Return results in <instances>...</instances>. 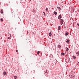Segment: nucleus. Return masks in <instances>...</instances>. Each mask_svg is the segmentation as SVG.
Masks as SVG:
<instances>
[{
  "mask_svg": "<svg viewBox=\"0 0 79 79\" xmlns=\"http://www.w3.org/2000/svg\"><path fill=\"white\" fill-rule=\"evenodd\" d=\"M60 24L61 25H62L63 23V22H64V21H63V20L62 19H60Z\"/></svg>",
  "mask_w": 79,
  "mask_h": 79,
  "instance_id": "nucleus-1",
  "label": "nucleus"
},
{
  "mask_svg": "<svg viewBox=\"0 0 79 79\" xmlns=\"http://www.w3.org/2000/svg\"><path fill=\"white\" fill-rule=\"evenodd\" d=\"M48 70H46L45 71H44L45 74V75H47V74H48Z\"/></svg>",
  "mask_w": 79,
  "mask_h": 79,
  "instance_id": "nucleus-2",
  "label": "nucleus"
},
{
  "mask_svg": "<svg viewBox=\"0 0 79 79\" xmlns=\"http://www.w3.org/2000/svg\"><path fill=\"white\" fill-rule=\"evenodd\" d=\"M58 30H59V31H60V30H61V26H60L58 27Z\"/></svg>",
  "mask_w": 79,
  "mask_h": 79,
  "instance_id": "nucleus-3",
  "label": "nucleus"
},
{
  "mask_svg": "<svg viewBox=\"0 0 79 79\" xmlns=\"http://www.w3.org/2000/svg\"><path fill=\"white\" fill-rule=\"evenodd\" d=\"M66 42H67V44H68V43H69V40L67 39L66 40Z\"/></svg>",
  "mask_w": 79,
  "mask_h": 79,
  "instance_id": "nucleus-4",
  "label": "nucleus"
},
{
  "mask_svg": "<svg viewBox=\"0 0 79 79\" xmlns=\"http://www.w3.org/2000/svg\"><path fill=\"white\" fill-rule=\"evenodd\" d=\"M58 19H61V15H59L58 17Z\"/></svg>",
  "mask_w": 79,
  "mask_h": 79,
  "instance_id": "nucleus-5",
  "label": "nucleus"
},
{
  "mask_svg": "<svg viewBox=\"0 0 79 79\" xmlns=\"http://www.w3.org/2000/svg\"><path fill=\"white\" fill-rule=\"evenodd\" d=\"M1 12L2 14H3V9H2L1 10Z\"/></svg>",
  "mask_w": 79,
  "mask_h": 79,
  "instance_id": "nucleus-6",
  "label": "nucleus"
},
{
  "mask_svg": "<svg viewBox=\"0 0 79 79\" xmlns=\"http://www.w3.org/2000/svg\"><path fill=\"white\" fill-rule=\"evenodd\" d=\"M69 34V33H68V32H66L65 33V35H67V36Z\"/></svg>",
  "mask_w": 79,
  "mask_h": 79,
  "instance_id": "nucleus-7",
  "label": "nucleus"
},
{
  "mask_svg": "<svg viewBox=\"0 0 79 79\" xmlns=\"http://www.w3.org/2000/svg\"><path fill=\"white\" fill-rule=\"evenodd\" d=\"M54 14L55 15H57V12L56 11L54 12Z\"/></svg>",
  "mask_w": 79,
  "mask_h": 79,
  "instance_id": "nucleus-8",
  "label": "nucleus"
},
{
  "mask_svg": "<svg viewBox=\"0 0 79 79\" xmlns=\"http://www.w3.org/2000/svg\"><path fill=\"white\" fill-rule=\"evenodd\" d=\"M73 58L74 60H76V57L74 56H73Z\"/></svg>",
  "mask_w": 79,
  "mask_h": 79,
  "instance_id": "nucleus-9",
  "label": "nucleus"
},
{
  "mask_svg": "<svg viewBox=\"0 0 79 79\" xmlns=\"http://www.w3.org/2000/svg\"><path fill=\"white\" fill-rule=\"evenodd\" d=\"M61 45H60V44H59L58 45V48H61Z\"/></svg>",
  "mask_w": 79,
  "mask_h": 79,
  "instance_id": "nucleus-10",
  "label": "nucleus"
},
{
  "mask_svg": "<svg viewBox=\"0 0 79 79\" xmlns=\"http://www.w3.org/2000/svg\"><path fill=\"white\" fill-rule=\"evenodd\" d=\"M76 54L77 55V56H79V52H77L76 53Z\"/></svg>",
  "mask_w": 79,
  "mask_h": 79,
  "instance_id": "nucleus-11",
  "label": "nucleus"
},
{
  "mask_svg": "<svg viewBox=\"0 0 79 79\" xmlns=\"http://www.w3.org/2000/svg\"><path fill=\"white\" fill-rule=\"evenodd\" d=\"M57 8L58 10H59V11H60V10H61V8L60 7H57Z\"/></svg>",
  "mask_w": 79,
  "mask_h": 79,
  "instance_id": "nucleus-12",
  "label": "nucleus"
},
{
  "mask_svg": "<svg viewBox=\"0 0 79 79\" xmlns=\"http://www.w3.org/2000/svg\"><path fill=\"white\" fill-rule=\"evenodd\" d=\"M52 35V32H50L49 33V36H51V35Z\"/></svg>",
  "mask_w": 79,
  "mask_h": 79,
  "instance_id": "nucleus-13",
  "label": "nucleus"
},
{
  "mask_svg": "<svg viewBox=\"0 0 79 79\" xmlns=\"http://www.w3.org/2000/svg\"><path fill=\"white\" fill-rule=\"evenodd\" d=\"M61 54L62 55H64V53L62 52L61 53Z\"/></svg>",
  "mask_w": 79,
  "mask_h": 79,
  "instance_id": "nucleus-14",
  "label": "nucleus"
},
{
  "mask_svg": "<svg viewBox=\"0 0 79 79\" xmlns=\"http://www.w3.org/2000/svg\"><path fill=\"white\" fill-rule=\"evenodd\" d=\"M4 75H6L7 74L6 73V72H4V73H3Z\"/></svg>",
  "mask_w": 79,
  "mask_h": 79,
  "instance_id": "nucleus-15",
  "label": "nucleus"
},
{
  "mask_svg": "<svg viewBox=\"0 0 79 79\" xmlns=\"http://www.w3.org/2000/svg\"><path fill=\"white\" fill-rule=\"evenodd\" d=\"M68 60H67V62H69V58L68 57Z\"/></svg>",
  "mask_w": 79,
  "mask_h": 79,
  "instance_id": "nucleus-16",
  "label": "nucleus"
},
{
  "mask_svg": "<svg viewBox=\"0 0 79 79\" xmlns=\"http://www.w3.org/2000/svg\"><path fill=\"white\" fill-rule=\"evenodd\" d=\"M14 77L15 78V79H17V77L16 76H14Z\"/></svg>",
  "mask_w": 79,
  "mask_h": 79,
  "instance_id": "nucleus-17",
  "label": "nucleus"
},
{
  "mask_svg": "<svg viewBox=\"0 0 79 79\" xmlns=\"http://www.w3.org/2000/svg\"><path fill=\"white\" fill-rule=\"evenodd\" d=\"M12 17H13V18H15V15H12Z\"/></svg>",
  "mask_w": 79,
  "mask_h": 79,
  "instance_id": "nucleus-18",
  "label": "nucleus"
},
{
  "mask_svg": "<svg viewBox=\"0 0 79 79\" xmlns=\"http://www.w3.org/2000/svg\"><path fill=\"white\" fill-rule=\"evenodd\" d=\"M45 10H46V11H48V8L47 7Z\"/></svg>",
  "mask_w": 79,
  "mask_h": 79,
  "instance_id": "nucleus-19",
  "label": "nucleus"
},
{
  "mask_svg": "<svg viewBox=\"0 0 79 79\" xmlns=\"http://www.w3.org/2000/svg\"><path fill=\"white\" fill-rule=\"evenodd\" d=\"M39 53H40V51H38V52H37V54L38 55H39Z\"/></svg>",
  "mask_w": 79,
  "mask_h": 79,
  "instance_id": "nucleus-20",
  "label": "nucleus"
},
{
  "mask_svg": "<svg viewBox=\"0 0 79 79\" xmlns=\"http://www.w3.org/2000/svg\"><path fill=\"white\" fill-rule=\"evenodd\" d=\"M32 11H33V13H35V10L34 9H33L32 10Z\"/></svg>",
  "mask_w": 79,
  "mask_h": 79,
  "instance_id": "nucleus-21",
  "label": "nucleus"
},
{
  "mask_svg": "<svg viewBox=\"0 0 79 79\" xmlns=\"http://www.w3.org/2000/svg\"><path fill=\"white\" fill-rule=\"evenodd\" d=\"M68 50H69V48H67L66 49V51H68Z\"/></svg>",
  "mask_w": 79,
  "mask_h": 79,
  "instance_id": "nucleus-22",
  "label": "nucleus"
},
{
  "mask_svg": "<svg viewBox=\"0 0 79 79\" xmlns=\"http://www.w3.org/2000/svg\"><path fill=\"white\" fill-rule=\"evenodd\" d=\"M10 34V37H11V34Z\"/></svg>",
  "mask_w": 79,
  "mask_h": 79,
  "instance_id": "nucleus-23",
  "label": "nucleus"
},
{
  "mask_svg": "<svg viewBox=\"0 0 79 79\" xmlns=\"http://www.w3.org/2000/svg\"><path fill=\"white\" fill-rule=\"evenodd\" d=\"M77 25L79 27V23H77Z\"/></svg>",
  "mask_w": 79,
  "mask_h": 79,
  "instance_id": "nucleus-24",
  "label": "nucleus"
},
{
  "mask_svg": "<svg viewBox=\"0 0 79 79\" xmlns=\"http://www.w3.org/2000/svg\"><path fill=\"white\" fill-rule=\"evenodd\" d=\"M1 20L2 21H3V19H1Z\"/></svg>",
  "mask_w": 79,
  "mask_h": 79,
  "instance_id": "nucleus-25",
  "label": "nucleus"
},
{
  "mask_svg": "<svg viewBox=\"0 0 79 79\" xmlns=\"http://www.w3.org/2000/svg\"><path fill=\"white\" fill-rule=\"evenodd\" d=\"M27 34H28V33H29V31H27Z\"/></svg>",
  "mask_w": 79,
  "mask_h": 79,
  "instance_id": "nucleus-26",
  "label": "nucleus"
},
{
  "mask_svg": "<svg viewBox=\"0 0 79 79\" xmlns=\"http://www.w3.org/2000/svg\"><path fill=\"white\" fill-rule=\"evenodd\" d=\"M10 39V37H8V39Z\"/></svg>",
  "mask_w": 79,
  "mask_h": 79,
  "instance_id": "nucleus-27",
  "label": "nucleus"
},
{
  "mask_svg": "<svg viewBox=\"0 0 79 79\" xmlns=\"http://www.w3.org/2000/svg\"><path fill=\"white\" fill-rule=\"evenodd\" d=\"M16 52H17V53H18V50H16Z\"/></svg>",
  "mask_w": 79,
  "mask_h": 79,
  "instance_id": "nucleus-28",
  "label": "nucleus"
},
{
  "mask_svg": "<svg viewBox=\"0 0 79 79\" xmlns=\"http://www.w3.org/2000/svg\"><path fill=\"white\" fill-rule=\"evenodd\" d=\"M43 13H44V14H45V12H43Z\"/></svg>",
  "mask_w": 79,
  "mask_h": 79,
  "instance_id": "nucleus-29",
  "label": "nucleus"
},
{
  "mask_svg": "<svg viewBox=\"0 0 79 79\" xmlns=\"http://www.w3.org/2000/svg\"><path fill=\"white\" fill-rule=\"evenodd\" d=\"M46 77H48V76H47V75H46Z\"/></svg>",
  "mask_w": 79,
  "mask_h": 79,
  "instance_id": "nucleus-30",
  "label": "nucleus"
},
{
  "mask_svg": "<svg viewBox=\"0 0 79 79\" xmlns=\"http://www.w3.org/2000/svg\"><path fill=\"white\" fill-rule=\"evenodd\" d=\"M73 10H74V8H73Z\"/></svg>",
  "mask_w": 79,
  "mask_h": 79,
  "instance_id": "nucleus-31",
  "label": "nucleus"
},
{
  "mask_svg": "<svg viewBox=\"0 0 79 79\" xmlns=\"http://www.w3.org/2000/svg\"><path fill=\"white\" fill-rule=\"evenodd\" d=\"M1 4V2H0V5Z\"/></svg>",
  "mask_w": 79,
  "mask_h": 79,
  "instance_id": "nucleus-32",
  "label": "nucleus"
},
{
  "mask_svg": "<svg viewBox=\"0 0 79 79\" xmlns=\"http://www.w3.org/2000/svg\"><path fill=\"white\" fill-rule=\"evenodd\" d=\"M55 61H56V59H55Z\"/></svg>",
  "mask_w": 79,
  "mask_h": 79,
  "instance_id": "nucleus-33",
  "label": "nucleus"
},
{
  "mask_svg": "<svg viewBox=\"0 0 79 79\" xmlns=\"http://www.w3.org/2000/svg\"><path fill=\"white\" fill-rule=\"evenodd\" d=\"M44 16H45V14H44Z\"/></svg>",
  "mask_w": 79,
  "mask_h": 79,
  "instance_id": "nucleus-34",
  "label": "nucleus"
},
{
  "mask_svg": "<svg viewBox=\"0 0 79 79\" xmlns=\"http://www.w3.org/2000/svg\"><path fill=\"white\" fill-rule=\"evenodd\" d=\"M65 27H66V26H65L64 27H65Z\"/></svg>",
  "mask_w": 79,
  "mask_h": 79,
  "instance_id": "nucleus-35",
  "label": "nucleus"
},
{
  "mask_svg": "<svg viewBox=\"0 0 79 79\" xmlns=\"http://www.w3.org/2000/svg\"><path fill=\"white\" fill-rule=\"evenodd\" d=\"M73 13H74V11H73Z\"/></svg>",
  "mask_w": 79,
  "mask_h": 79,
  "instance_id": "nucleus-36",
  "label": "nucleus"
},
{
  "mask_svg": "<svg viewBox=\"0 0 79 79\" xmlns=\"http://www.w3.org/2000/svg\"><path fill=\"white\" fill-rule=\"evenodd\" d=\"M36 55H37V54H36Z\"/></svg>",
  "mask_w": 79,
  "mask_h": 79,
  "instance_id": "nucleus-37",
  "label": "nucleus"
},
{
  "mask_svg": "<svg viewBox=\"0 0 79 79\" xmlns=\"http://www.w3.org/2000/svg\"><path fill=\"white\" fill-rule=\"evenodd\" d=\"M52 10H53V9H52Z\"/></svg>",
  "mask_w": 79,
  "mask_h": 79,
  "instance_id": "nucleus-38",
  "label": "nucleus"
},
{
  "mask_svg": "<svg viewBox=\"0 0 79 79\" xmlns=\"http://www.w3.org/2000/svg\"><path fill=\"white\" fill-rule=\"evenodd\" d=\"M30 0V1H31V0Z\"/></svg>",
  "mask_w": 79,
  "mask_h": 79,
  "instance_id": "nucleus-39",
  "label": "nucleus"
}]
</instances>
